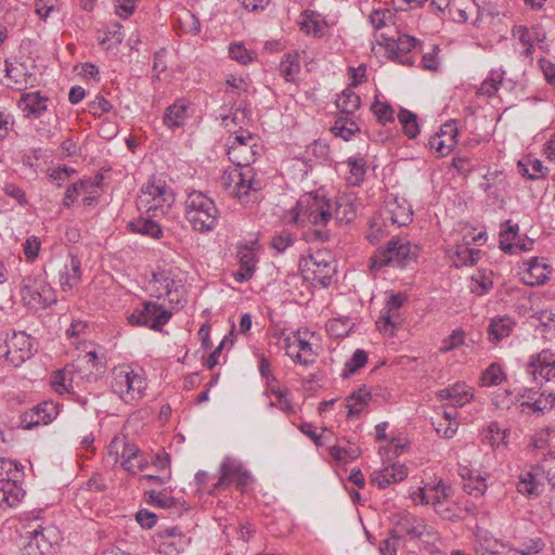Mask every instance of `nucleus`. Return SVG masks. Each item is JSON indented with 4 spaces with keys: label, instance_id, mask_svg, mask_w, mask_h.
Segmentation results:
<instances>
[{
    "label": "nucleus",
    "instance_id": "obj_27",
    "mask_svg": "<svg viewBox=\"0 0 555 555\" xmlns=\"http://www.w3.org/2000/svg\"><path fill=\"white\" fill-rule=\"evenodd\" d=\"M81 280V262L70 256L59 272V283L63 292L73 289Z\"/></svg>",
    "mask_w": 555,
    "mask_h": 555
},
{
    "label": "nucleus",
    "instance_id": "obj_58",
    "mask_svg": "<svg viewBox=\"0 0 555 555\" xmlns=\"http://www.w3.org/2000/svg\"><path fill=\"white\" fill-rule=\"evenodd\" d=\"M519 227L512 221L506 222L505 230L500 233V246L503 250L514 253V241L517 238Z\"/></svg>",
    "mask_w": 555,
    "mask_h": 555
},
{
    "label": "nucleus",
    "instance_id": "obj_10",
    "mask_svg": "<svg viewBox=\"0 0 555 555\" xmlns=\"http://www.w3.org/2000/svg\"><path fill=\"white\" fill-rule=\"evenodd\" d=\"M299 268L306 280L326 287L336 272L334 258L327 249H317L299 261Z\"/></svg>",
    "mask_w": 555,
    "mask_h": 555
},
{
    "label": "nucleus",
    "instance_id": "obj_28",
    "mask_svg": "<svg viewBox=\"0 0 555 555\" xmlns=\"http://www.w3.org/2000/svg\"><path fill=\"white\" fill-rule=\"evenodd\" d=\"M237 257L240 269L233 273V276L236 282L243 283L251 279L255 272L257 257L255 250L248 246H241L237 250Z\"/></svg>",
    "mask_w": 555,
    "mask_h": 555
},
{
    "label": "nucleus",
    "instance_id": "obj_57",
    "mask_svg": "<svg viewBox=\"0 0 555 555\" xmlns=\"http://www.w3.org/2000/svg\"><path fill=\"white\" fill-rule=\"evenodd\" d=\"M370 22L374 28L379 29L395 24V12L391 9H374L370 14Z\"/></svg>",
    "mask_w": 555,
    "mask_h": 555
},
{
    "label": "nucleus",
    "instance_id": "obj_43",
    "mask_svg": "<svg viewBox=\"0 0 555 555\" xmlns=\"http://www.w3.org/2000/svg\"><path fill=\"white\" fill-rule=\"evenodd\" d=\"M520 392L504 389L493 393L492 403L499 410H512L517 412V405L522 401Z\"/></svg>",
    "mask_w": 555,
    "mask_h": 555
},
{
    "label": "nucleus",
    "instance_id": "obj_7",
    "mask_svg": "<svg viewBox=\"0 0 555 555\" xmlns=\"http://www.w3.org/2000/svg\"><path fill=\"white\" fill-rule=\"evenodd\" d=\"M176 202V194L166 181L153 177L141 189L137 205L152 217L165 216Z\"/></svg>",
    "mask_w": 555,
    "mask_h": 555
},
{
    "label": "nucleus",
    "instance_id": "obj_9",
    "mask_svg": "<svg viewBox=\"0 0 555 555\" xmlns=\"http://www.w3.org/2000/svg\"><path fill=\"white\" fill-rule=\"evenodd\" d=\"M107 452L114 463H119L131 475L140 473L149 466V461L139 447L125 435L115 436L108 444Z\"/></svg>",
    "mask_w": 555,
    "mask_h": 555
},
{
    "label": "nucleus",
    "instance_id": "obj_34",
    "mask_svg": "<svg viewBox=\"0 0 555 555\" xmlns=\"http://www.w3.org/2000/svg\"><path fill=\"white\" fill-rule=\"evenodd\" d=\"M332 204L334 205L333 219L337 222L349 223L354 220L357 216V205L353 198L343 196L334 202L332 201Z\"/></svg>",
    "mask_w": 555,
    "mask_h": 555
},
{
    "label": "nucleus",
    "instance_id": "obj_59",
    "mask_svg": "<svg viewBox=\"0 0 555 555\" xmlns=\"http://www.w3.org/2000/svg\"><path fill=\"white\" fill-rule=\"evenodd\" d=\"M330 455L335 461L347 463L359 457L360 449L354 444L349 446L348 448L332 446L330 448Z\"/></svg>",
    "mask_w": 555,
    "mask_h": 555
},
{
    "label": "nucleus",
    "instance_id": "obj_50",
    "mask_svg": "<svg viewBox=\"0 0 555 555\" xmlns=\"http://www.w3.org/2000/svg\"><path fill=\"white\" fill-rule=\"evenodd\" d=\"M280 72L286 81H294L300 72V57L298 52L287 53L280 64Z\"/></svg>",
    "mask_w": 555,
    "mask_h": 555
},
{
    "label": "nucleus",
    "instance_id": "obj_40",
    "mask_svg": "<svg viewBox=\"0 0 555 555\" xmlns=\"http://www.w3.org/2000/svg\"><path fill=\"white\" fill-rule=\"evenodd\" d=\"M25 496V491L20 481L0 482V504L10 507L17 505Z\"/></svg>",
    "mask_w": 555,
    "mask_h": 555
},
{
    "label": "nucleus",
    "instance_id": "obj_19",
    "mask_svg": "<svg viewBox=\"0 0 555 555\" xmlns=\"http://www.w3.org/2000/svg\"><path fill=\"white\" fill-rule=\"evenodd\" d=\"M158 552L163 555H180L192 543V538L178 527L165 528L159 532Z\"/></svg>",
    "mask_w": 555,
    "mask_h": 555
},
{
    "label": "nucleus",
    "instance_id": "obj_22",
    "mask_svg": "<svg viewBox=\"0 0 555 555\" xmlns=\"http://www.w3.org/2000/svg\"><path fill=\"white\" fill-rule=\"evenodd\" d=\"M50 99L39 91L23 93L18 107L26 118H41L49 111Z\"/></svg>",
    "mask_w": 555,
    "mask_h": 555
},
{
    "label": "nucleus",
    "instance_id": "obj_23",
    "mask_svg": "<svg viewBox=\"0 0 555 555\" xmlns=\"http://www.w3.org/2000/svg\"><path fill=\"white\" fill-rule=\"evenodd\" d=\"M81 379L80 373L76 372L74 365H67L53 374L51 377V387L60 395H75L76 388H79V382Z\"/></svg>",
    "mask_w": 555,
    "mask_h": 555
},
{
    "label": "nucleus",
    "instance_id": "obj_35",
    "mask_svg": "<svg viewBox=\"0 0 555 555\" xmlns=\"http://www.w3.org/2000/svg\"><path fill=\"white\" fill-rule=\"evenodd\" d=\"M390 228H392V225H390L386 218L377 212L370 220L365 237L371 244H377L390 234Z\"/></svg>",
    "mask_w": 555,
    "mask_h": 555
},
{
    "label": "nucleus",
    "instance_id": "obj_30",
    "mask_svg": "<svg viewBox=\"0 0 555 555\" xmlns=\"http://www.w3.org/2000/svg\"><path fill=\"white\" fill-rule=\"evenodd\" d=\"M257 155V143L250 145H228V156L233 167L250 166Z\"/></svg>",
    "mask_w": 555,
    "mask_h": 555
},
{
    "label": "nucleus",
    "instance_id": "obj_42",
    "mask_svg": "<svg viewBox=\"0 0 555 555\" xmlns=\"http://www.w3.org/2000/svg\"><path fill=\"white\" fill-rule=\"evenodd\" d=\"M308 331H297L292 333V339L296 343L299 352L302 356L301 365L308 366L315 361V353L312 349V345L308 339Z\"/></svg>",
    "mask_w": 555,
    "mask_h": 555
},
{
    "label": "nucleus",
    "instance_id": "obj_33",
    "mask_svg": "<svg viewBox=\"0 0 555 555\" xmlns=\"http://www.w3.org/2000/svg\"><path fill=\"white\" fill-rule=\"evenodd\" d=\"M517 167L518 172L529 180H538L546 177L547 175V168L540 159L531 155L524 156L519 159Z\"/></svg>",
    "mask_w": 555,
    "mask_h": 555
},
{
    "label": "nucleus",
    "instance_id": "obj_12",
    "mask_svg": "<svg viewBox=\"0 0 555 555\" xmlns=\"http://www.w3.org/2000/svg\"><path fill=\"white\" fill-rule=\"evenodd\" d=\"M172 317V312L156 301H144L128 315V322L135 326H145L160 332Z\"/></svg>",
    "mask_w": 555,
    "mask_h": 555
},
{
    "label": "nucleus",
    "instance_id": "obj_16",
    "mask_svg": "<svg viewBox=\"0 0 555 555\" xmlns=\"http://www.w3.org/2000/svg\"><path fill=\"white\" fill-rule=\"evenodd\" d=\"M463 244H457L451 254V258L453 259L454 266L457 268L464 266H474L478 261L480 257V250L472 248L470 245L473 243L477 245H481L482 243H485L486 233H475V230L467 229L466 233L463 236Z\"/></svg>",
    "mask_w": 555,
    "mask_h": 555
},
{
    "label": "nucleus",
    "instance_id": "obj_61",
    "mask_svg": "<svg viewBox=\"0 0 555 555\" xmlns=\"http://www.w3.org/2000/svg\"><path fill=\"white\" fill-rule=\"evenodd\" d=\"M229 55L232 60L243 65L249 64L255 60V53L247 50L241 42L230 44Z\"/></svg>",
    "mask_w": 555,
    "mask_h": 555
},
{
    "label": "nucleus",
    "instance_id": "obj_15",
    "mask_svg": "<svg viewBox=\"0 0 555 555\" xmlns=\"http://www.w3.org/2000/svg\"><path fill=\"white\" fill-rule=\"evenodd\" d=\"M34 343L25 332H13L4 345L0 346V356L4 361L17 367L33 356Z\"/></svg>",
    "mask_w": 555,
    "mask_h": 555
},
{
    "label": "nucleus",
    "instance_id": "obj_32",
    "mask_svg": "<svg viewBox=\"0 0 555 555\" xmlns=\"http://www.w3.org/2000/svg\"><path fill=\"white\" fill-rule=\"evenodd\" d=\"M189 105L184 100H177L165 111L163 121L170 129L180 128L188 118Z\"/></svg>",
    "mask_w": 555,
    "mask_h": 555
},
{
    "label": "nucleus",
    "instance_id": "obj_6",
    "mask_svg": "<svg viewBox=\"0 0 555 555\" xmlns=\"http://www.w3.org/2000/svg\"><path fill=\"white\" fill-rule=\"evenodd\" d=\"M410 498L415 504L431 505L435 512L444 519L459 517L456 506L450 501L451 487L441 479L411 490Z\"/></svg>",
    "mask_w": 555,
    "mask_h": 555
},
{
    "label": "nucleus",
    "instance_id": "obj_63",
    "mask_svg": "<svg viewBox=\"0 0 555 555\" xmlns=\"http://www.w3.org/2000/svg\"><path fill=\"white\" fill-rule=\"evenodd\" d=\"M465 341V333L463 330H454L448 337L441 341L439 351L442 353L452 351L462 346Z\"/></svg>",
    "mask_w": 555,
    "mask_h": 555
},
{
    "label": "nucleus",
    "instance_id": "obj_64",
    "mask_svg": "<svg viewBox=\"0 0 555 555\" xmlns=\"http://www.w3.org/2000/svg\"><path fill=\"white\" fill-rule=\"evenodd\" d=\"M504 550L508 551V544L495 539H486L483 543H480L477 552L479 555H503Z\"/></svg>",
    "mask_w": 555,
    "mask_h": 555
},
{
    "label": "nucleus",
    "instance_id": "obj_48",
    "mask_svg": "<svg viewBox=\"0 0 555 555\" xmlns=\"http://www.w3.org/2000/svg\"><path fill=\"white\" fill-rule=\"evenodd\" d=\"M506 379L502 366L498 363H491L480 375V387H493L501 385Z\"/></svg>",
    "mask_w": 555,
    "mask_h": 555
},
{
    "label": "nucleus",
    "instance_id": "obj_62",
    "mask_svg": "<svg viewBox=\"0 0 555 555\" xmlns=\"http://www.w3.org/2000/svg\"><path fill=\"white\" fill-rule=\"evenodd\" d=\"M512 36L521 43L526 53H530L533 48V38L531 31L522 25H516L512 29Z\"/></svg>",
    "mask_w": 555,
    "mask_h": 555
},
{
    "label": "nucleus",
    "instance_id": "obj_18",
    "mask_svg": "<svg viewBox=\"0 0 555 555\" xmlns=\"http://www.w3.org/2000/svg\"><path fill=\"white\" fill-rule=\"evenodd\" d=\"M527 373L537 384H543L555 378V352L543 349L530 357Z\"/></svg>",
    "mask_w": 555,
    "mask_h": 555
},
{
    "label": "nucleus",
    "instance_id": "obj_3",
    "mask_svg": "<svg viewBox=\"0 0 555 555\" xmlns=\"http://www.w3.org/2000/svg\"><path fill=\"white\" fill-rule=\"evenodd\" d=\"M22 535L26 540L22 548L24 555H50L61 540L60 530L39 517L28 519L22 526Z\"/></svg>",
    "mask_w": 555,
    "mask_h": 555
},
{
    "label": "nucleus",
    "instance_id": "obj_60",
    "mask_svg": "<svg viewBox=\"0 0 555 555\" xmlns=\"http://www.w3.org/2000/svg\"><path fill=\"white\" fill-rule=\"evenodd\" d=\"M352 322L350 319H332L326 323V331L333 337H345L349 334Z\"/></svg>",
    "mask_w": 555,
    "mask_h": 555
},
{
    "label": "nucleus",
    "instance_id": "obj_37",
    "mask_svg": "<svg viewBox=\"0 0 555 555\" xmlns=\"http://www.w3.org/2000/svg\"><path fill=\"white\" fill-rule=\"evenodd\" d=\"M346 167V180L350 185H359L366 173V162L362 157H349L341 164Z\"/></svg>",
    "mask_w": 555,
    "mask_h": 555
},
{
    "label": "nucleus",
    "instance_id": "obj_8",
    "mask_svg": "<svg viewBox=\"0 0 555 555\" xmlns=\"http://www.w3.org/2000/svg\"><path fill=\"white\" fill-rule=\"evenodd\" d=\"M183 281L178 268L159 266L149 281L151 296L167 299L170 304L180 305L183 298Z\"/></svg>",
    "mask_w": 555,
    "mask_h": 555
},
{
    "label": "nucleus",
    "instance_id": "obj_54",
    "mask_svg": "<svg viewBox=\"0 0 555 555\" xmlns=\"http://www.w3.org/2000/svg\"><path fill=\"white\" fill-rule=\"evenodd\" d=\"M552 401L548 398L540 395L533 402L531 401H521L519 405H517V412L520 414H532L534 412L544 413L545 411L551 410Z\"/></svg>",
    "mask_w": 555,
    "mask_h": 555
},
{
    "label": "nucleus",
    "instance_id": "obj_44",
    "mask_svg": "<svg viewBox=\"0 0 555 555\" xmlns=\"http://www.w3.org/2000/svg\"><path fill=\"white\" fill-rule=\"evenodd\" d=\"M128 227L133 233L152 238H159L163 235L160 225L150 218H139L129 222Z\"/></svg>",
    "mask_w": 555,
    "mask_h": 555
},
{
    "label": "nucleus",
    "instance_id": "obj_24",
    "mask_svg": "<svg viewBox=\"0 0 555 555\" xmlns=\"http://www.w3.org/2000/svg\"><path fill=\"white\" fill-rule=\"evenodd\" d=\"M464 490L472 496L481 498L488 489L489 473L481 469L461 468Z\"/></svg>",
    "mask_w": 555,
    "mask_h": 555
},
{
    "label": "nucleus",
    "instance_id": "obj_2",
    "mask_svg": "<svg viewBox=\"0 0 555 555\" xmlns=\"http://www.w3.org/2000/svg\"><path fill=\"white\" fill-rule=\"evenodd\" d=\"M220 185L241 204L247 205L259 199L263 181L251 166L229 167L220 177Z\"/></svg>",
    "mask_w": 555,
    "mask_h": 555
},
{
    "label": "nucleus",
    "instance_id": "obj_31",
    "mask_svg": "<svg viewBox=\"0 0 555 555\" xmlns=\"http://www.w3.org/2000/svg\"><path fill=\"white\" fill-rule=\"evenodd\" d=\"M299 27L307 35L322 37L326 28V22L319 13L307 10L300 15Z\"/></svg>",
    "mask_w": 555,
    "mask_h": 555
},
{
    "label": "nucleus",
    "instance_id": "obj_53",
    "mask_svg": "<svg viewBox=\"0 0 555 555\" xmlns=\"http://www.w3.org/2000/svg\"><path fill=\"white\" fill-rule=\"evenodd\" d=\"M371 111L379 124L386 125L387 122H392L395 120V111L392 106L386 101H380L378 95L375 96L374 102L371 105Z\"/></svg>",
    "mask_w": 555,
    "mask_h": 555
},
{
    "label": "nucleus",
    "instance_id": "obj_38",
    "mask_svg": "<svg viewBox=\"0 0 555 555\" xmlns=\"http://www.w3.org/2000/svg\"><path fill=\"white\" fill-rule=\"evenodd\" d=\"M331 132L345 141H349L353 135L360 132L358 122L346 115L338 116L331 127Z\"/></svg>",
    "mask_w": 555,
    "mask_h": 555
},
{
    "label": "nucleus",
    "instance_id": "obj_5",
    "mask_svg": "<svg viewBox=\"0 0 555 555\" xmlns=\"http://www.w3.org/2000/svg\"><path fill=\"white\" fill-rule=\"evenodd\" d=\"M215 202L201 191L191 192L185 201V219L196 232L212 231L219 221Z\"/></svg>",
    "mask_w": 555,
    "mask_h": 555
},
{
    "label": "nucleus",
    "instance_id": "obj_26",
    "mask_svg": "<svg viewBox=\"0 0 555 555\" xmlns=\"http://www.w3.org/2000/svg\"><path fill=\"white\" fill-rule=\"evenodd\" d=\"M440 400L450 401L453 406H463L474 398V389L466 383H455L454 385L439 390Z\"/></svg>",
    "mask_w": 555,
    "mask_h": 555
},
{
    "label": "nucleus",
    "instance_id": "obj_55",
    "mask_svg": "<svg viewBox=\"0 0 555 555\" xmlns=\"http://www.w3.org/2000/svg\"><path fill=\"white\" fill-rule=\"evenodd\" d=\"M398 120L402 126L403 132L411 139L415 138L418 134V122L417 116L405 109L401 108L398 113Z\"/></svg>",
    "mask_w": 555,
    "mask_h": 555
},
{
    "label": "nucleus",
    "instance_id": "obj_14",
    "mask_svg": "<svg viewBox=\"0 0 555 555\" xmlns=\"http://www.w3.org/2000/svg\"><path fill=\"white\" fill-rule=\"evenodd\" d=\"M410 259V242L397 237L391 238L385 248L377 249L371 261L373 269H380L385 266L404 267Z\"/></svg>",
    "mask_w": 555,
    "mask_h": 555
},
{
    "label": "nucleus",
    "instance_id": "obj_51",
    "mask_svg": "<svg viewBox=\"0 0 555 555\" xmlns=\"http://www.w3.org/2000/svg\"><path fill=\"white\" fill-rule=\"evenodd\" d=\"M36 125V131L41 138H52L59 129V117L55 113L48 111Z\"/></svg>",
    "mask_w": 555,
    "mask_h": 555
},
{
    "label": "nucleus",
    "instance_id": "obj_20",
    "mask_svg": "<svg viewBox=\"0 0 555 555\" xmlns=\"http://www.w3.org/2000/svg\"><path fill=\"white\" fill-rule=\"evenodd\" d=\"M551 273L552 268L544 258L532 257L520 266L521 280L530 286L544 284Z\"/></svg>",
    "mask_w": 555,
    "mask_h": 555
},
{
    "label": "nucleus",
    "instance_id": "obj_13",
    "mask_svg": "<svg viewBox=\"0 0 555 555\" xmlns=\"http://www.w3.org/2000/svg\"><path fill=\"white\" fill-rule=\"evenodd\" d=\"M23 302L34 309H42L54 302V294L41 275L26 276L20 289Z\"/></svg>",
    "mask_w": 555,
    "mask_h": 555
},
{
    "label": "nucleus",
    "instance_id": "obj_41",
    "mask_svg": "<svg viewBox=\"0 0 555 555\" xmlns=\"http://www.w3.org/2000/svg\"><path fill=\"white\" fill-rule=\"evenodd\" d=\"M371 392L366 388H360L352 392L346 402L348 409V417L359 416L371 401Z\"/></svg>",
    "mask_w": 555,
    "mask_h": 555
},
{
    "label": "nucleus",
    "instance_id": "obj_17",
    "mask_svg": "<svg viewBox=\"0 0 555 555\" xmlns=\"http://www.w3.org/2000/svg\"><path fill=\"white\" fill-rule=\"evenodd\" d=\"M378 212L386 218L390 225L396 228L405 227L413 220V210L410 203L399 196H387Z\"/></svg>",
    "mask_w": 555,
    "mask_h": 555
},
{
    "label": "nucleus",
    "instance_id": "obj_45",
    "mask_svg": "<svg viewBox=\"0 0 555 555\" xmlns=\"http://www.w3.org/2000/svg\"><path fill=\"white\" fill-rule=\"evenodd\" d=\"M24 466L14 460L0 457V482L21 481Z\"/></svg>",
    "mask_w": 555,
    "mask_h": 555
},
{
    "label": "nucleus",
    "instance_id": "obj_21",
    "mask_svg": "<svg viewBox=\"0 0 555 555\" xmlns=\"http://www.w3.org/2000/svg\"><path fill=\"white\" fill-rule=\"evenodd\" d=\"M457 134L459 129L456 121H447L440 127V130L430 138L429 145L440 156H447L454 149Z\"/></svg>",
    "mask_w": 555,
    "mask_h": 555
},
{
    "label": "nucleus",
    "instance_id": "obj_1",
    "mask_svg": "<svg viewBox=\"0 0 555 555\" xmlns=\"http://www.w3.org/2000/svg\"><path fill=\"white\" fill-rule=\"evenodd\" d=\"M334 205L322 192L304 194L283 219L286 224L298 227L306 241H328L327 224L333 220Z\"/></svg>",
    "mask_w": 555,
    "mask_h": 555
},
{
    "label": "nucleus",
    "instance_id": "obj_25",
    "mask_svg": "<svg viewBox=\"0 0 555 555\" xmlns=\"http://www.w3.org/2000/svg\"><path fill=\"white\" fill-rule=\"evenodd\" d=\"M408 477V468L404 464L395 463L372 473L370 481L379 489H385L391 483L403 481Z\"/></svg>",
    "mask_w": 555,
    "mask_h": 555
},
{
    "label": "nucleus",
    "instance_id": "obj_56",
    "mask_svg": "<svg viewBox=\"0 0 555 555\" xmlns=\"http://www.w3.org/2000/svg\"><path fill=\"white\" fill-rule=\"evenodd\" d=\"M493 282L487 271H478L472 276L470 289L474 294L482 296L492 288Z\"/></svg>",
    "mask_w": 555,
    "mask_h": 555
},
{
    "label": "nucleus",
    "instance_id": "obj_36",
    "mask_svg": "<svg viewBox=\"0 0 555 555\" xmlns=\"http://www.w3.org/2000/svg\"><path fill=\"white\" fill-rule=\"evenodd\" d=\"M514 321L509 317H496L491 319L488 326L489 339L498 343L508 337L514 328Z\"/></svg>",
    "mask_w": 555,
    "mask_h": 555
},
{
    "label": "nucleus",
    "instance_id": "obj_11",
    "mask_svg": "<svg viewBox=\"0 0 555 555\" xmlns=\"http://www.w3.org/2000/svg\"><path fill=\"white\" fill-rule=\"evenodd\" d=\"M219 479L211 485L208 494H214L216 491L225 489L231 485L244 491L251 482V474L244 467L241 461L232 456H225L219 466Z\"/></svg>",
    "mask_w": 555,
    "mask_h": 555
},
{
    "label": "nucleus",
    "instance_id": "obj_49",
    "mask_svg": "<svg viewBox=\"0 0 555 555\" xmlns=\"http://www.w3.org/2000/svg\"><path fill=\"white\" fill-rule=\"evenodd\" d=\"M517 491L526 496H538L541 492L537 475L532 472H525L519 475Z\"/></svg>",
    "mask_w": 555,
    "mask_h": 555
},
{
    "label": "nucleus",
    "instance_id": "obj_4",
    "mask_svg": "<svg viewBox=\"0 0 555 555\" xmlns=\"http://www.w3.org/2000/svg\"><path fill=\"white\" fill-rule=\"evenodd\" d=\"M109 387L125 403L134 405L145 396L147 382L142 370L120 366L112 371Z\"/></svg>",
    "mask_w": 555,
    "mask_h": 555
},
{
    "label": "nucleus",
    "instance_id": "obj_47",
    "mask_svg": "<svg viewBox=\"0 0 555 555\" xmlns=\"http://www.w3.org/2000/svg\"><path fill=\"white\" fill-rule=\"evenodd\" d=\"M505 72L502 68L491 69L488 77L478 89V95L491 98L496 94L504 79Z\"/></svg>",
    "mask_w": 555,
    "mask_h": 555
},
{
    "label": "nucleus",
    "instance_id": "obj_46",
    "mask_svg": "<svg viewBox=\"0 0 555 555\" xmlns=\"http://www.w3.org/2000/svg\"><path fill=\"white\" fill-rule=\"evenodd\" d=\"M400 323L401 318L399 310L390 311V309L385 306L380 311V317L376 321V326L380 333L391 336Z\"/></svg>",
    "mask_w": 555,
    "mask_h": 555
},
{
    "label": "nucleus",
    "instance_id": "obj_52",
    "mask_svg": "<svg viewBox=\"0 0 555 555\" xmlns=\"http://www.w3.org/2000/svg\"><path fill=\"white\" fill-rule=\"evenodd\" d=\"M124 40V34L121 31V25L115 24L112 29L105 31H99L98 41L105 50L116 48Z\"/></svg>",
    "mask_w": 555,
    "mask_h": 555
},
{
    "label": "nucleus",
    "instance_id": "obj_39",
    "mask_svg": "<svg viewBox=\"0 0 555 555\" xmlns=\"http://www.w3.org/2000/svg\"><path fill=\"white\" fill-rule=\"evenodd\" d=\"M335 104L341 115L349 116L359 109L361 105V99L359 94L353 91V89L347 87L337 95Z\"/></svg>",
    "mask_w": 555,
    "mask_h": 555
},
{
    "label": "nucleus",
    "instance_id": "obj_29",
    "mask_svg": "<svg viewBox=\"0 0 555 555\" xmlns=\"http://www.w3.org/2000/svg\"><path fill=\"white\" fill-rule=\"evenodd\" d=\"M386 49L392 52L402 64H411L406 55L417 43V39L409 35H400L397 39L386 38Z\"/></svg>",
    "mask_w": 555,
    "mask_h": 555
}]
</instances>
